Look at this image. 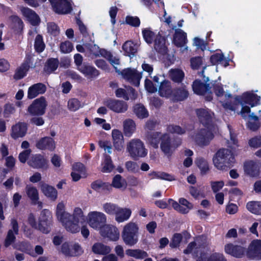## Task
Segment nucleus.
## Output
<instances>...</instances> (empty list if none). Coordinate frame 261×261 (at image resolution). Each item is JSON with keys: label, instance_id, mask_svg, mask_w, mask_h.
Listing matches in <instances>:
<instances>
[{"label": "nucleus", "instance_id": "obj_6", "mask_svg": "<svg viewBox=\"0 0 261 261\" xmlns=\"http://www.w3.org/2000/svg\"><path fill=\"white\" fill-rule=\"evenodd\" d=\"M85 46L87 50V53L89 54V56L92 55L95 57L101 56L104 57L114 66L116 72H120V70H118L116 67V65H118L120 63L118 58L113 56L110 52L107 51L105 49H100L96 44L87 43L85 44Z\"/></svg>", "mask_w": 261, "mask_h": 261}, {"label": "nucleus", "instance_id": "obj_32", "mask_svg": "<svg viewBox=\"0 0 261 261\" xmlns=\"http://www.w3.org/2000/svg\"><path fill=\"white\" fill-rule=\"evenodd\" d=\"M210 60L213 65L220 64H222L224 67H226L229 64V60L226 59L220 51L212 55Z\"/></svg>", "mask_w": 261, "mask_h": 261}, {"label": "nucleus", "instance_id": "obj_63", "mask_svg": "<svg viewBox=\"0 0 261 261\" xmlns=\"http://www.w3.org/2000/svg\"><path fill=\"white\" fill-rule=\"evenodd\" d=\"M12 229L9 230L4 242V246L8 247L15 242L16 237Z\"/></svg>", "mask_w": 261, "mask_h": 261}, {"label": "nucleus", "instance_id": "obj_52", "mask_svg": "<svg viewBox=\"0 0 261 261\" xmlns=\"http://www.w3.org/2000/svg\"><path fill=\"white\" fill-rule=\"evenodd\" d=\"M10 20L13 23V29L18 33L20 32L23 28V23L21 19L17 16H12Z\"/></svg>", "mask_w": 261, "mask_h": 261}, {"label": "nucleus", "instance_id": "obj_42", "mask_svg": "<svg viewBox=\"0 0 261 261\" xmlns=\"http://www.w3.org/2000/svg\"><path fill=\"white\" fill-rule=\"evenodd\" d=\"M164 134L155 132L149 134L147 137V141L153 147L156 148L158 147L160 141H162V138Z\"/></svg>", "mask_w": 261, "mask_h": 261}, {"label": "nucleus", "instance_id": "obj_47", "mask_svg": "<svg viewBox=\"0 0 261 261\" xmlns=\"http://www.w3.org/2000/svg\"><path fill=\"white\" fill-rule=\"evenodd\" d=\"M130 182L128 184L126 180H113L111 185L112 188L114 187L121 190H125L128 185L135 186L137 185L136 180H130Z\"/></svg>", "mask_w": 261, "mask_h": 261}, {"label": "nucleus", "instance_id": "obj_31", "mask_svg": "<svg viewBox=\"0 0 261 261\" xmlns=\"http://www.w3.org/2000/svg\"><path fill=\"white\" fill-rule=\"evenodd\" d=\"M47 160L40 154L33 155L28 161L30 166L35 168H42L47 164Z\"/></svg>", "mask_w": 261, "mask_h": 261}, {"label": "nucleus", "instance_id": "obj_62", "mask_svg": "<svg viewBox=\"0 0 261 261\" xmlns=\"http://www.w3.org/2000/svg\"><path fill=\"white\" fill-rule=\"evenodd\" d=\"M118 207L116 204L111 203H106L103 205L104 211L109 215H115Z\"/></svg>", "mask_w": 261, "mask_h": 261}, {"label": "nucleus", "instance_id": "obj_35", "mask_svg": "<svg viewBox=\"0 0 261 261\" xmlns=\"http://www.w3.org/2000/svg\"><path fill=\"white\" fill-rule=\"evenodd\" d=\"M187 42V34L181 29H176L173 42L176 46H180Z\"/></svg>", "mask_w": 261, "mask_h": 261}, {"label": "nucleus", "instance_id": "obj_30", "mask_svg": "<svg viewBox=\"0 0 261 261\" xmlns=\"http://www.w3.org/2000/svg\"><path fill=\"white\" fill-rule=\"evenodd\" d=\"M50 221L44 212H42L39 220V224L36 229L39 230L44 233H48L50 229Z\"/></svg>", "mask_w": 261, "mask_h": 261}, {"label": "nucleus", "instance_id": "obj_40", "mask_svg": "<svg viewBox=\"0 0 261 261\" xmlns=\"http://www.w3.org/2000/svg\"><path fill=\"white\" fill-rule=\"evenodd\" d=\"M93 252L95 254L106 255L111 251L110 246H107L101 243H95L92 248Z\"/></svg>", "mask_w": 261, "mask_h": 261}, {"label": "nucleus", "instance_id": "obj_64", "mask_svg": "<svg viewBox=\"0 0 261 261\" xmlns=\"http://www.w3.org/2000/svg\"><path fill=\"white\" fill-rule=\"evenodd\" d=\"M47 32L50 35L56 36L60 33V30L56 24L54 22H49L47 25Z\"/></svg>", "mask_w": 261, "mask_h": 261}, {"label": "nucleus", "instance_id": "obj_51", "mask_svg": "<svg viewBox=\"0 0 261 261\" xmlns=\"http://www.w3.org/2000/svg\"><path fill=\"white\" fill-rule=\"evenodd\" d=\"M114 166L110 156L106 155L103 161L101 163V171L103 172H110L113 169Z\"/></svg>", "mask_w": 261, "mask_h": 261}, {"label": "nucleus", "instance_id": "obj_27", "mask_svg": "<svg viewBox=\"0 0 261 261\" xmlns=\"http://www.w3.org/2000/svg\"><path fill=\"white\" fill-rule=\"evenodd\" d=\"M37 148L41 150L48 149L54 150L56 148V143L50 137H45L39 139L36 143Z\"/></svg>", "mask_w": 261, "mask_h": 261}, {"label": "nucleus", "instance_id": "obj_58", "mask_svg": "<svg viewBox=\"0 0 261 261\" xmlns=\"http://www.w3.org/2000/svg\"><path fill=\"white\" fill-rule=\"evenodd\" d=\"M195 164L200 169L202 174L206 173L209 169L207 162L202 158H197L195 161Z\"/></svg>", "mask_w": 261, "mask_h": 261}, {"label": "nucleus", "instance_id": "obj_20", "mask_svg": "<svg viewBox=\"0 0 261 261\" xmlns=\"http://www.w3.org/2000/svg\"><path fill=\"white\" fill-rule=\"evenodd\" d=\"M100 232L102 236L107 237L111 241H116L119 239V231L114 226L105 225L101 228Z\"/></svg>", "mask_w": 261, "mask_h": 261}, {"label": "nucleus", "instance_id": "obj_36", "mask_svg": "<svg viewBox=\"0 0 261 261\" xmlns=\"http://www.w3.org/2000/svg\"><path fill=\"white\" fill-rule=\"evenodd\" d=\"M123 127L125 136L130 137L135 133L136 129V125L133 120L128 119L123 121Z\"/></svg>", "mask_w": 261, "mask_h": 261}, {"label": "nucleus", "instance_id": "obj_21", "mask_svg": "<svg viewBox=\"0 0 261 261\" xmlns=\"http://www.w3.org/2000/svg\"><path fill=\"white\" fill-rule=\"evenodd\" d=\"M27 125L23 122H18L11 127L10 136L14 139L24 137L27 132Z\"/></svg>", "mask_w": 261, "mask_h": 261}, {"label": "nucleus", "instance_id": "obj_28", "mask_svg": "<svg viewBox=\"0 0 261 261\" xmlns=\"http://www.w3.org/2000/svg\"><path fill=\"white\" fill-rule=\"evenodd\" d=\"M115 94L117 97L123 98L125 100L130 99H135L136 94L134 90L130 87H127L125 89L118 88L115 91Z\"/></svg>", "mask_w": 261, "mask_h": 261}, {"label": "nucleus", "instance_id": "obj_26", "mask_svg": "<svg viewBox=\"0 0 261 261\" xmlns=\"http://www.w3.org/2000/svg\"><path fill=\"white\" fill-rule=\"evenodd\" d=\"M46 91V86L41 83H37L30 86L28 90V98L33 99L39 94H44Z\"/></svg>", "mask_w": 261, "mask_h": 261}, {"label": "nucleus", "instance_id": "obj_43", "mask_svg": "<svg viewBox=\"0 0 261 261\" xmlns=\"http://www.w3.org/2000/svg\"><path fill=\"white\" fill-rule=\"evenodd\" d=\"M125 55L129 57L134 56L137 51V46L132 41L125 42L122 46Z\"/></svg>", "mask_w": 261, "mask_h": 261}, {"label": "nucleus", "instance_id": "obj_24", "mask_svg": "<svg viewBox=\"0 0 261 261\" xmlns=\"http://www.w3.org/2000/svg\"><path fill=\"white\" fill-rule=\"evenodd\" d=\"M180 144V142L176 145H174V144L171 145L169 135L167 134H164L162 138L161 149L166 155L169 156L173 152L175 148H176Z\"/></svg>", "mask_w": 261, "mask_h": 261}, {"label": "nucleus", "instance_id": "obj_14", "mask_svg": "<svg viewBox=\"0 0 261 261\" xmlns=\"http://www.w3.org/2000/svg\"><path fill=\"white\" fill-rule=\"evenodd\" d=\"M54 11L58 14H67L72 9L70 0H49Z\"/></svg>", "mask_w": 261, "mask_h": 261}, {"label": "nucleus", "instance_id": "obj_9", "mask_svg": "<svg viewBox=\"0 0 261 261\" xmlns=\"http://www.w3.org/2000/svg\"><path fill=\"white\" fill-rule=\"evenodd\" d=\"M213 90L217 96L220 99V101L225 109L231 111H234L236 110V107L234 105L226 101L231 98V95L229 93L227 92H225L224 91L221 84L215 82L213 84Z\"/></svg>", "mask_w": 261, "mask_h": 261}, {"label": "nucleus", "instance_id": "obj_61", "mask_svg": "<svg viewBox=\"0 0 261 261\" xmlns=\"http://www.w3.org/2000/svg\"><path fill=\"white\" fill-rule=\"evenodd\" d=\"M15 112V108L13 104L10 102L6 103L4 106L3 115L5 118L10 117Z\"/></svg>", "mask_w": 261, "mask_h": 261}, {"label": "nucleus", "instance_id": "obj_2", "mask_svg": "<svg viewBox=\"0 0 261 261\" xmlns=\"http://www.w3.org/2000/svg\"><path fill=\"white\" fill-rule=\"evenodd\" d=\"M65 204L63 202L59 203L56 208V216L65 228L72 233H76L80 230V222L84 220L82 210L75 207L71 214L65 211Z\"/></svg>", "mask_w": 261, "mask_h": 261}, {"label": "nucleus", "instance_id": "obj_39", "mask_svg": "<svg viewBox=\"0 0 261 261\" xmlns=\"http://www.w3.org/2000/svg\"><path fill=\"white\" fill-rule=\"evenodd\" d=\"M170 78L174 82L180 83L185 77L184 72L179 68L171 69L169 71Z\"/></svg>", "mask_w": 261, "mask_h": 261}, {"label": "nucleus", "instance_id": "obj_4", "mask_svg": "<svg viewBox=\"0 0 261 261\" xmlns=\"http://www.w3.org/2000/svg\"><path fill=\"white\" fill-rule=\"evenodd\" d=\"M260 97L252 92H246L235 98L236 101L240 103L242 108L240 113L246 118L250 112V108L260 104Z\"/></svg>", "mask_w": 261, "mask_h": 261}, {"label": "nucleus", "instance_id": "obj_15", "mask_svg": "<svg viewBox=\"0 0 261 261\" xmlns=\"http://www.w3.org/2000/svg\"><path fill=\"white\" fill-rule=\"evenodd\" d=\"M121 74L125 80L135 86H138L140 85L142 73L136 69L126 68L121 72Z\"/></svg>", "mask_w": 261, "mask_h": 261}, {"label": "nucleus", "instance_id": "obj_18", "mask_svg": "<svg viewBox=\"0 0 261 261\" xmlns=\"http://www.w3.org/2000/svg\"><path fill=\"white\" fill-rule=\"evenodd\" d=\"M226 253L236 258H242L247 255V249L242 246L229 243L225 246Z\"/></svg>", "mask_w": 261, "mask_h": 261}, {"label": "nucleus", "instance_id": "obj_57", "mask_svg": "<svg viewBox=\"0 0 261 261\" xmlns=\"http://www.w3.org/2000/svg\"><path fill=\"white\" fill-rule=\"evenodd\" d=\"M59 65V61L56 59H49L45 68V70L47 73H50L56 70Z\"/></svg>", "mask_w": 261, "mask_h": 261}, {"label": "nucleus", "instance_id": "obj_60", "mask_svg": "<svg viewBox=\"0 0 261 261\" xmlns=\"http://www.w3.org/2000/svg\"><path fill=\"white\" fill-rule=\"evenodd\" d=\"M182 239V236L180 233H176L174 234L169 244L170 247L172 248L179 247Z\"/></svg>", "mask_w": 261, "mask_h": 261}, {"label": "nucleus", "instance_id": "obj_45", "mask_svg": "<svg viewBox=\"0 0 261 261\" xmlns=\"http://www.w3.org/2000/svg\"><path fill=\"white\" fill-rule=\"evenodd\" d=\"M246 207L249 211L253 214L261 215V202L260 201L249 202L247 203Z\"/></svg>", "mask_w": 261, "mask_h": 261}, {"label": "nucleus", "instance_id": "obj_41", "mask_svg": "<svg viewBox=\"0 0 261 261\" xmlns=\"http://www.w3.org/2000/svg\"><path fill=\"white\" fill-rule=\"evenodd\" d=\"M30 62L29 61H26L17 68L14 75L15 79L20 80L25 76L30 68Z\"/></svg>", "mask_w": 261, "mask_h": 261}, {"label": "nucleus", "instance_id": "obj_55", "mask_svg": "<svg viewBox=\"0 0 261 261\" xmlns=\"http://www.w3.org/2000/svg\"><path fill=\"white\" fill-rule=\"evenodd\" d=\"M60 51L63 54H68L73 49L72 43L69 41L66 40L62 42L59 46Z\"/></svg>", "mask_w": 261, "mask_h": 261}, {"label": "nucleus", "instance_id": "obj_54", "mask_svg": "<svg viewBox=\"0 0 261 261\" xmlns=\"http://www.w3.org/2000/svg\"><path fill=\"white\" fill-rule=\"evenodd\" d=\"M45 47V45L43 42V37L40 35H37L34 43V47L36 51L38 53L42 52Z\"/></svg>", "mask_w": 261, "mask_h": 261}, {"label": "nucleus", "instance_id": "obj_13", "mask_svg": "<svg viewBox=\"0 0 261 261\" xmlns=\"http://www.w3.org/2000/svg\"><path fill=\"white\" fill-rule=\"evenodd\" d=\"M61 252L66 256L77 257L83 253V250L77 243L69 244L64 243L61 246Z\"/></svg>", "mask_w": 261, "mask_h": 261}, {"label": "nucleus", "instance_id": "obj_3", "mask_svg": "<svg viewBox=\"0 0 261 261\" xmlns=\"http://www.w3.org/2000/svg\"><path fill=\"white\" fill-rule=\"evenodd\" d=\"M142 34L145 41L148 44H153L154 49L158 52L164 54L167 47L165 38L159 32H154L150 28L143 29Z\"/></svg>", "mask_w": 261, "mask_h": 261}, {"label": "nucleus", "instance_id": "obj_44", "mask_svg": "<svg viewBox=\"0 0 261 261\" xmlns=\"http://www.w3.org/2000/svg\"><path fill=\"white\" fill-rule=\"evenodd\" d=\"M126 254L136 259H143L148 256L147 253L141 249H127L126 250Z\"/></svg>", "mask_w": 261, "mask_h": 261}, {"label": "nucleus", "instance_id": "obj_53", "mask_svg": "<svg viewBox=\"0 0 261 261\" xmlns=\"http://www.w3.org/2000/svg\"><path fill=\"white\" fill-rule=\"evenodd\" d=\"M14 249L21 252L29 253L32 249L31 245L27 242H21L13 245Z\"/></svg>", "mask_w": 261, "mask_h": 261}, {"label": "nucleus", "instance_id": "obj_48", "mask_svg": "<svg viewBox=\"0 0 261 261\" xmlns=\"http://www.w3.org/2000/svg\"><path fill=\"white\" fill-rule=\"evenodd\" d=\"M188 92L185 88L174 91L171 97L175 100H183L188 96Z\"/></svg>", "mask_w": 261, "mask_h": 261}, {"label": "nucleus", "instance_id": "obj_5", "mask_svg": "<svg viewBox=\"0 0 261 261\" xmlns=\"http://www.w3.org/2000/svg\"><path fill=\"white\" fill-rule=\"evenodd\" d=\"M233 162V153L231 151L226 148L218 150L213 158L214 165L219 170H226Z\"/></svg>", "mask_w": 261, "mask_h": 261}, {"label": "nucleus", "instance_id": "obj_59", "mask_svg": "<svg viewBox=\"0 0 261 261\" xmlns=\"http://www.w3.org/2000/svg\"><path fill=\"white\" fill-rule=\"evenodd\" d=\"M68 109L73 112H75L82 107L81 102L76 98L69 99L67 103Z\"/></svg>", "mask_w": 261, "mask_h": 261}, {"label": "nucleus", "instance_id": "obj_49", "mask_svg": "<svg viewBox=\"0 0 261 261\" xmlns=\"http://www.w3.org/2000/svg\"><path fill=\"white\" fill-rule=\"evenodd\" d=\"M150 178L159 179H174L171 174L162 171H153L149 174Z\"/></svg>", "mask_w": 261, "mask_h": 261}, {"label": "nucleus", "instance_id": "obj_8", "mask_svg": "<svg viewBox=\"0 0 261 261\" xmlns=\"http://www.w3.org/2000/svg\"><path fill=\"white\" fill-rule=\"evenodd\" d=\"M126 150L133 158H143L147 154L144 143L138 139L130 140L126 145Z\"/></svg>", "mask_w": 261, "mask_h": 261}, {"label": "nucleus", "instance_id": "obj_38", "mask_svg": "<svg viewBox=\"0 0 261 261\" xmlns=\"http://www.w3.org/2000/svg\"><path fill=\"white\" fill-rule=\"evenodd\" d=\"M159 92L162 96L171 97L173 91L171 89L170 82L167 81L162 82L159 87Z\"/></svg>", "mask_w": 261, "mask_h": 261}, {"label": "nucleus", "instance_id": "obj_7", "mask_svg": "<svg viewBox=\"0 0 261 261\" xmlns=\"http://www.w3.org/2000/svg\"><path fill=\"white\" fill-rule=\"evenodd\" d=\"M138 225L134 222H130L124 226L121 236L126 245L132 246L137 244L138 241Z\"/></svg>", "mask_w": 261, "mask_h": 261}, {"label": "nucleus", "instance_id": "obj_33", "mask_svg": "<svg viewBox=\"0 0 261 261\" xmlns=\"http://www.w3.org/2000/svg\"><path fill=\"white\" fill-rule=\"evenodd\" d=\"M41 190L43 193L50 200L55 201L57 199L58 192L54 187L43 184L41 185Z\"/></svg>", "mask_w": 261, "mask_h": 261}, {"label": "nucleus", "instance_id": "obj_25", "mask_svg": "<svg viewBox=\"0 0 261 261\" xmlns=\"http://www.w3.org/2000/svg\"><path fill=\"white\" fill-rule=\"evenodd\" d=\"M20 11L23 16L27 19L32 25L36 26L40 23V20L39 16L31 9L22 7Z\"/></svg>", "mask_w": 261, "mask_h": 261}, {"label": "nucleus", "instance_id": "obj_19", "mask_svg": "<svg viewBox=\"0 0 261 261\" xmlns=\"http://www.w3.org/2000/svg\"><path fill=\"white\" fill-rule=\"evenodd\" d=\"M208 87V86L206 84L196 80L193 84V90L195 93L198 95H204L207 101H210L212 99V97Z\"/></svg>", "mask_w": 261, "mask_h": 261}, {"label": "nucleus", "instance_id": "obj_29", "mask_svg": "<svg viewBox=\"0 0 261 261\" xmlns=\"http://www.w3.org/2000/svg\"><path fill=\"white\" fill-rule=\"evenodd\" d=\"M78 70L88 79L95 78L99 75L98 71L89 65L83 64L78 67Z\"/></svg>", "mask_w": 261, "mask_h": 261}, {"label": "nucleus", "instance_id": "obj_16", "mask_svg": "<svg viewBox=\"0 0 261 261\" xmlns=\"http://www.w3.org/2000/svg\"><path fill=\"white\" fill-rule=\"evenodd\" d=\"M104 104L111 111L117 113H123L128 108L126 102L116 99H109L105 101Z\"/></svg>", "mask_w": 261, "mask_h": 261}, {"label": "nucleus", "instance_id": "obj_56", "mask_svg": "<svg viewBox=\"0 0 261 261\" xmlns=\"http://www.w3.org/2000/svg\"><path fill=\"white\" fill-rule=\"evenodd\" d=\"M134 111L136 115L140 118H145L148 115L144 107L140 104L136 105L134 107Z\"/></svg>", "mask_w": 261, "mask_h": 261}, {"label": "nucleus", "instance_id": "obj_34", "mask_svg": "<svg viewBox=\"0 0 261 261\" xmlns=\"http://www.w3.org/2000/svg\"><path fill=\"white\" fill-rule=\"evenodd\" d=\"M131 214L129 208L119 207L115 214V220L119 223L124 222L129 219Z\"/></svg>", "mask_w": 261, "mask_h": 261}, {"label": "nucleus", "instance_id": "obj_11", "mask_svg": "<svg viewBox=\"0 0 261 261\" xmlns=\"http://www.w3.org/2000/svg\"><path fill=\"white\" fill-rule=\"evenodd\" d=\"M243 170L245 175L249 177H261V166L256 162L250 160L244 162Z\"/></svg>", "mask_w": 261, "mask_h": 261}, {"label": "nucleus", "instance_id": "obj_37", "mask_svg": "<svg viewBox=\"0 0 261 261\" xmlns=\"http://www.w3.org/2000/svg\"><path fill=\"white\" fill-rule=\"evenodd\" d=\"M91 188L98 192H107L112 189V185L103 180H95L91 184Z\"/></svg>", "mask_w": 261, "mask_h": 261}, {"label": "nucleus", "instance_id": "obj_1", "mask_svg": "<svg viewBox=\"0 0 261 261\" xmlns=\"http://www.w3.org/2000/svg\"><path fill=\"white\" fill-rule=\"evenodd\" d=\"M196 113L201 123L206 128L201 129L195 136H192L191 139L199 146H206L213 139L214 133L217 130V127L212 123L214 113L205 109H198Z\"/></svg>", "mask_w": 261, "mask_h": 261}, {"label": "nucleus", "instance_id": "obj_50", "mask_svg": "<svg viewBox=\"0 0 261 261\" xmlns=\"http://www.w3.org/2000/svg\"><path fill=\"white\" fill-rule=\"evenodd\" d=\"M248 116L249 120L247 124L248 128L252 130H257L260 126L258 117L254 115L253 113L249 115Z\"/></svg>", "mask_w": 261, "mask_h": 261}, {"label": "nucleus", "instance_id": "obj_46", "mask_svg": "<svg viewBox=\"0 0 261 261\" xmlns=\"http://www.w3.org/2000/svg\"><path fill=\"white\" fill-rule=\"evenodd\" d=\"M28 196L32 200V203H36L39 200V193L36 188L27 185L25 188Z\"/></svg>", "mask_w": 261, "mask_h": 261}, {"label": "nucleus", "instance_id": "obj_22", "mask_svg": "<svg viewBox=\"0 0 261 261\" xmlns=\"http://www.w3.org/2000/svg\"><path fill=\"white\" fill-rule=\"evenodd\" d=\"M88 173L86 167L81 163H75L72 165L71 175L72 179H80L87 177Z\"/></svg>", "mask_w": 261, "mask_h": 261}, {"label": "nucleus", "instance_id": "obj_17", "mask_svg": "<svg viewBox=\"0 0 261 261\" xmlns=\"http://www.w3.org/2000/svg\"><path fill=\"white\" fill-rule=\"evenodd\" d=\"M247 256L252 259L261 260V240H254L247 249Z\"/></svg>", "mask_w": 261, "mask_h": 261}, {"label": "nucleus", "instance_id": "obj_10", "mask_svg": "<svg viewBox=\"0 0 261 261\" xmlns=\"http://www.w3.org/2000/svg\"><path fill=\"white\" fill-rule=\"evenodd\" d=\"M89 225L94 229H101L105 225L107 218L106 215L99 212H91L88 215Z\"/></svg>", "mask_w": 261, "mask_h": 261}, {"label": "nucleus", "instance_id": "obj_12", "mask_svg": "<svg viewBox=\"0 0 261 261\" xmlns=\"http://www.w3.org/2000/svg\"><path fill=\"white\" fill-rule=\"evenodd\" d=\"M47 103L44 97L42 96L33 101L28 108V112L33 115H42L44 114Z\"/></svg>", "mask_w": 261, "mask_h": 261}, {"label": "nucleus", "instance_id": "obj_23", "mask_svg": "<svg viewBox=\"0 0 261 261\" xmlns=\"http://www.w3.org/2000/svg\"><path fill=\"white\" fill-rule=\"evenodd\" d=\"M113 144L115 150L120 151L124 147V137L122 132L118 129L112 130Z\"/></svg>", "mask_w": 261, "mask_h": 261}]
</instances>
